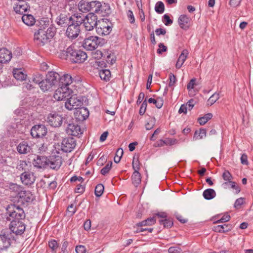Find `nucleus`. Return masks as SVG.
Masks as SVG:
<instances>
[{
  "label": "nucleus",
  "instance_id": "nucleus-1",
  "mask_svg": "<svg viewBox=\"0 0 253 253\" xmlns=\"http://www.w3.org/2000/svg\"><path fill=\"white\" fill-rule=\"evenodd\" d=\"M54 34L55 29L53 27H49L46 30L45 28L40 29L35 33L34 40L37 45L43 46L54 37Z\"/></svg>",
  "mask_w": 253,
  "mask_h": 253
},
{
  "label": "nucleus",
  "instance_id": "nucleus-2",
  "mask_svg": "<svg viewBox=\"0 0 253 253\" xmlns=\"http://www.w3.org/2000/svg\"><path fill=\"white\" fill-rule=\"evenodd\" d=\"M59 74L55 72H49L46 75V78L42 80L40 87L43 92L49 91L57 82Z\"/></svg>",
  "mask_w": 253,
  "mask_h": 253
},
{
  "label": "nucleus",
  "instance_id": "nucleus-3",
  "mask_svg": "<svg viewBox=\"0 0 253 253\" xmlns=\"http://www.w3.org/2000/svg\"><path fill=\"white\" fill-rule=\"evenodd\" d=\"M69 21V26L67 29L66 33L69 38L73 40L76 39L79 34L78 17L75 15L72 16Z\"/></svg>",
  "mask_w": 253,
  "mask_h": 253
},
{
  "label": "nucleus",
  "instance_id": "nucleus-4",
  "mask_svg": "<svg viewBox=\"0 0 253 253\" xmlns=\"http://www.w3.org/2000/svg\"><path fill=\"white\" fill-rule=\"evenodd\" d=\"M103 44V39L97 36H90L84 39L82 46L86 50H93Z\"/></svg>",
  "mask_w": 253,
  "mask_h": 253
},
{
  "label": "nucleus",
  "instance_id": "nucleus-5",
  "mask_svg": "<svg viewBox=\"0 0 253 253\" xmlns=\"http://www.w3.org/2000/svg\"><path fill=\"white\" fill-rule=\"evenodd\" d=\"M82 21L80 26H82L86 31L93 30L98 23L97 16L92 12L87 14Z\"/></svg>",
  "mask_w": 253,
  "mask_h": 253
},
{
  "label": "nucleus",
  "instance_id": "nucleus-6",
  "mask_svg": "<svg viewBox=\"0 0 253 253\" xmlns=\"http://www.w3.org/2000/svg\"><path fill=\"white\" fill-rule=\"evenodd\" d=\"M112 24L106 18H103L98 20V23L96 27V31L98 34L100 35H107L112 31Z\"/></svg>",
  "mask_w": 253,
  "mask_h": 253
},
{
  "label": "nucleus",
  "instance_id": "nucleus-7",
  "mask_svg": "<svg viewBox=\"0 0 253 253\" xmlns=\"http://www.w3.org/2000/svg\"><path fill=\"white\" fill-rule=\"evenodd\" d=\"M72 92L71 89L66 86H60L55 91L53 95V98L57 101L64 100L69 97Z\"/></svg>",
  "mask_w": 253,
  "mask_h": 253
},
{
  "label": "nucleus",
  "instance_id": "nucleus-8",
  "mask_svg": "<svg viewBox=\"0 0 253 253\" xmlns=\"http://www.w3.org/2000/svg\"><path fill=\"white\" fill-rule=\"evenodd\" d=\"M62 164V157L59 155H51L47 157V168L58 170Z\"/></svg>",
  "mask_w": 253,
  "mask_h": 253
},
{
  "label": "nucleus",
  "instance_id": "nucleus-9",
  "mask_svg": "<svg viewBox=\"0 0 253 253\" xmlns=\"http://www.w3.org/2000/svg\"><path fill=\"white\" fill-rule=\"evenodd\" d=\"M67 57L73 63H77L79 60V46L76 44H72L66 51Z\"/></svg>",
  "mask_w": 253,
  "mask_h": 253
},
{
  "label": "nucleus",
  "instance_id": "nucleus-10",
  "mask_svg": "<svg viewBox=\"0 0 253 253\" xmlns=\"http://www.w3.org/2000/svg\"><path fill=\"white\" fill-rule=\"evenodd\" d=\"M9 229L16 235H21L25 230V226L20 220H12L9 225Z\"/></svg>",
  "mask_w": 253,
  "mask_h": 253
},
{
  "label": "nucleus",
  "instance_id": "nucleus-11",
  "mask_svg": "<svg viewBox=\"0 0 253 253\" xmlns=\"http://www.w3.org/2000/svg\"><path fill=\"white\" fill-rule=\"evenodd\" d=\"M12 210L9 211V215L13 219L12 220H20L25 218V213L22 208L15 205L12 206Z\"/></svg>",
  "mask_w": 253,
  "mask_h": 253
},
{
  "label": "nucleus",
  "instance_id": "nucleus-12",
  "mask_svg": "<svg viewBox=\"0 0 253 253\" xmlns=\"http://www.w3.org/2000/svg\"><path fill=\"white\" fill-rule=\"evenodd\" d=\"M65 107L69 110H75L78 112L79 108V98L77 94L72 95L67 101L65 102Z\"/></svg>",
  "mask_w": 253,
  "mask_h": 253
},
{
  "label": "nucleus",
  "instance_id": "nucleus-13",
  "mask_svg": "<svg viewBox=\"0 0 253 253\" xmlns=\"http://www.w3.org/2000/svg\"><path fill=\"white\" fill-rule=\"evenodd\" d=\"M47 133V129L44 125H36L31 130V135L35 138L44 136Z\"/></svg>",
  "mask_w": 253,
  "mask_h": 253
},
{
  "label": "nucleus",
  "instance_id": "nucleus-14",
  "mask_svg": "<svg viewBox=\"0 0 253 253\" xmlns=\"http://www.w3.org/2000/svg\"><path fill=\"white\" fill-rule=\"evenodd\" d=\"M49 125L54 127L60 126L63 122V117L57 113H51L48 115L47 119Z\"/></svg>",
  "mask_w": 253,
  "mask_h": 253
},
{
  "label": "nucleus",
  "instance_id": "nucleus-15",
  "mask_svg": "<svg viewBox=\"0 0 253 253\" xmlns=\"http://www.w3.org/2000/svg\"><path fill=\"white\" fill-rule=\"evenodd\" d=\"M76 145V141L73 138H66L62 142L61 150L65 152H70Z\"/></svg>",
  "mask_w": 253,
  "mask_h": 253
},
{
  "label": "nucleus",
  "instance_id": "nucleus-16",
  "mask_svg": "<svg viewBox=\"0 0 253 253\" xmlns=\"http://www.w3.org/2000/svg\"><path fill=\"white\" fill-rule=\"evenodd\" d=\"M11 237V234L8 232L0 234V250L6 249L10 246Z\"/></svg>",
  "mask_w": 253,
  "mask_h": 253
},
{
  "label": "nucleus",
  "instance_id": "nucleus-17",
  "mask_svg": "<svg viewBox=\"0 0 253 253\" xmlns=\"http://www.w3.org/2000/svg\"><path fill=\"white\" fill-rule=\"evenodd\" d=\"M14 10L16 13L23 14L29 9V6L24 0L19 1L16 3L14 7Z\"/></svg>",
  "mask_w": 253,
  "mask_h": 253
},
{
  "label": "nucleus",
  "instance_id": "nucleus-18",
  "mask_svg": "<svg viewBox=\"0 0 253 253\" xmlns=\"http://www.w3.org/2000/svg\"><path fill=\"white\" fill-rule=\"evenodd\" d=\"M191 19L185 14L180 15L178 19V23L180 27L187 30L190 26Z\"/></svg>",
  "mask_w": 253,
  "mask_h": 253
},
{
  "label": "nucleus",
  "instance_id": "nucleus-19",
  "mask_svg": "<svg viewBox=\"0 0 253 253\" xmlns=\"http://www.w3.org/2000/svg\"><path fill=\"white\" fill-rule=\"evenodd\" d=\"M94 12L100 14L101 16H108L111 11L109 4L104 3L103 4H101L100 3V6H99L97 9H95Z\"/></svg>",
  "mask_w": 253,
  "mask_h": 253
},
{
  "label": "nucleus",
  "instance_id": "nucleus-20",
  "mask_svg": "<svg viewBox=\"0 0 253 253\" xmlns=\"http://www.w3.org/2000/svg\"><path fill=\"white\" fill-rule=\"evenodd\" d=\"M12 58L11 52L5 48L0 49V63L8 62Z\"/></svg>",
  "mask_w": 253,
  "mask_h": 253
},
{
  "label": "nucleus",
  "instance_id": "nucleus-21",
  "mask_svg": "<svg viewBox=\"0 0 253 253\" xmlns=\"http://www.w3.org/2000/svg\"><path fill=\"white\" fill-rule=\"evenodd\" d=\"M47 157L37 156L34 160V165L38 168H47Z\"/></svg>",
  "mask_w": 253,
  "mask_h": 253
},
{
  "label": "nucleus",
  "instance_id": "nucleus-22",
  "mask_svg": "<svg viewBox=\"0 0 253 253\" xmlns=\"http://www.w3.org/2000/svg\"><path fill=\"white\" fill-rule=\"evenodd\" d=\"M67 133L69 135L78 136L79 134V126L78 122L69 124L66 129Z\"/></svg>",
  "mask_w": 253,
  "mask_h": 253
},
{
  "label": "nucleus",
  "instance_id": "nucleus-23",
  "mask_svg": "<svg viewBox=\"0 0 253 253\" xmlns=\"http://www.w3.org/2000/svg\"><path fill=\"white\" fill-rule=\"evenodd\" d=\"M18 197H19V198H20L22 200L26 202L32 201L34 199L33 194L31 191L29 190H23V189L19 193Z\"/></svg>",
  "mask_w": 253,
  "mask_h": 253
},
{
  "label": "nucleus",
  "instance_id": "nucleus-24",
  "mask_svg": "<svg viewBox=\"0 0 253 253\" xmlns=\"http://www.w3.org/2000/svg\"><path fill=\"white\" fill-rule=\"evenodd\" d=\"M21 180L24 184L27 185L33 183L35 178L32 174L25 172L21 175Z\"/></svg>",
  "mask_w": 253,
  "mask_h": 253
},
{
  "label": "nucleus",
  "instance_id": "nucleus-25",
  "mask_svg": "<svg viewBox=\"0 0 253 253\" xmlns=\"http://www.w3.org/2000/svg\"><path fill=\"white\" fill-rule=\"evenodd\" d=\"M233 228L232 225L229 224H224L218 225L213 227V230L219 233H225L231 231Z\"/></svg>",
  "mask_w": 253,
  "mask_h": 253
},
{
  "label": "nucleus",
  "instance_id": "nucleus-26",
  "mask_svg": "<svg viewBox=\"0 0 253 253\" xmlns=\"http://www.w3.org/2000/svg\"><path fill=\"white\" fill-rule=\"evenodd\" d=\"M14 78L18 81H23L26 80L27 75L21 69H14L13 70Z\"/></svg>",
  "mask_w": 253,
  "mask_h": 253
},
{
  "label": "nucleus",
  "instance_id": "nucleus-27",
  "mask_svg": "<svg viewBox=\"0 0 253 253\" xmlns=\"http://www.w3.org/2000/svg\"><path fill=\"white\" fill-rule=\"evenodd\" d=\"M188 55V51L187 49H184L182 51L178 58L175 65V67L176 69H180L182 67V65L185 61Z\"/></svg>",
  "mask_w": 253,
  "mask_h": 253
},
{
  "label": "nucleus",
  "instance_id": "nucleus-28",
  "mask_svg": "<svg viewBox=\"0 0 253 253\" xmlns=\"http://www.w3.org/2000/svg\"><path fill=\"white\" fill-rule=\"evenodd\" d=\"M58 79L60 86H66L69 87V85L72 84L73 82L72 77L69 74H65L61 77H59Z\"/></svg>",
  "mask_w": 253,
  "mask_h": 253
},
{
  "label": "nucleus",
  "instance_id": "nucleus-29",
  "mask_svg": "<svg viewBox=\"0 0 253 253\" xmlns=\"http://www.w3.org/2000/svg\"><path fill=\"white\" fill-rule=\"evenodd\" d=\"M17 150L20 154H27L30 152L31 147L27 142L23 141L18 144Z\"/></svg>",
  "mask_w": 253,
  "mask_h": 253
},
{
  "label": "nucleus",
  "instance_id": "nucleus-30",
  "mask_svg": "<svg viewBox=\"0 0 253 253\" xmlns=\"http://www.w3.org/2000/svg\"><path fill=\"white\" fill-rule=\"evenodd\" d=\"M156 222V219L155 217H151L147 219L136 223L134 225L135 227H142L143 226H151L154 225Z\"/></svg>",
  "mask_w": 253,
  "mask_h": 253
},
{
  "label": "nucleus",
  "instance_id": "nucleus-31",
  "mask_svg": "<svg viewBox=\"0 0 253 253\" xmlns=\"http://www.w3.org/2000/svg\"><path fill=\"white\" fill-rule=\"evenodd\" d=\"M22 21L27 26H33L35 23V19L31 14H23L22 17Z\"/></svg>",
  "mask_w": 253,
  "mask_h": 253
},
{
  "label": "nucleus",
  "instance_id": "nucleus-32",
  "mask_svg": "<svg viewBox=\"0 0 253 253\" xmlns=\"http://www.w3.org/2000/svg\"><path fill=\"white\" fill-rule=\"evenodd\" d=\"M203 195L205 199L210 200L216 196V192L213 189L209 188L204 190Z\"/></svg>",
  "mask_w": 253,
  "mask_h": 253
},
{
  "label": "nucleus",
  "instance_id": "nucleus-33",
  "mask_svg": "<svg viewBox=\"0 0 253 253\" xmlns=\"http://www.w3.org/2000/svg\"><path fill=\"white\" fill-rule=\"evenodd\" d=\"M132 183L136 187H137L141 181V176L139 171H134L132 173Z\"/></svg>",
  "mask_w": 253,
  "mask_h": 253
},
{
  "label": "nucleus",
  "instance_id": "nucleus-34",
  "mask_svg": "<svg viewBox=\"0 0 253 253\" xmlns=\"http://www.w3.org/2000/svg\"><path fill=\"white\" fill-rule=\"evenodd\" d=\"M99 76L101 80L107 82L110 80L111 77V72L109 70L103 69L101 70L99 73Z\"/></svg>",
  "mask_w": 253,
  "mask_h": 253
},
{
  "label": "nucleus",
  "instance_id": "nucleus-35",
  "mask_svg": "<svg viewBox=\"0 0 253 253\" xmlns=\"http://www.w3.org/2000/svg\"><path fill=\"white\" fill-rule=\"evenodd\" d=\"M222 186L224 188H227L228 187H230L232 189H235L236 190V193L237 194L239 193L241 191L240 187L237 185L236 183L232 181H229V182H224L222 184Z\"/></svg>",
  "mask_w": 253,
  "mask_h": 253
},
{
  "label": "nucleus",
  "instance_id": "nucleus-36",
  "mask_svg": "<svg viewBox=\"0 0 253 253\" xmlns=\"http://www.w3.org/2000/svg\"><path fill=\"white\" fill-rule=\"evenodd\" d=\"M207 130L205 128H201L199 130L195 131L194 133V138L196 139H202L206 137Z\"/></svg>",
  "mask_w": 253,
  "mask_h": 253
},
{
  "label": "nucleus",
  "instance_id": "nucleus-37",
  "mask_svg": "<svg viewBox=\"0 0 253 253\" xmlns=\"http://www.w3.org/2000/svg\"><path fill=\"white\" fill-rule=\"evenodd\" d=\"M49 146L50 145L48 143H43L40 144L38 149L39 153L43 154L49 153Z\"/></svg>",
  "mask_w": 253,
  "mask_h": 253
},
{
  "label": "nucleus",
  "instance_id": "nucleus-38",
  "mask_svg": "<svg viewBox=\"0 0 253 253\" xmlns=\"http://www.w3.org/2000/svg\"><path fill=\"white\" fill-rule=\"evenodd\" d=\"M80 11L83 12H86L90 11L89 2L85 0H80Z\"/></svg>",
  "mask_w": 253,
  "mask_h": 253
},
{
  "label": "nucleus",
  "instance_id": "nucleus-39",
  "mask_svg": "<svg viewBox=\"0 0 253 253\" xmlns=\"http://www.w3.org/2000/svg\"><path fill=\"white\" fill-rule=\"evenodd\" d=\"M212 117L211 113H208L205 114L203 117L198 119V121L201 125H205L208 121L211 120Z\"/></svg>",
  "mask_w": 253,
  "mask_h": 253
},
{
  "label": "nucleus",
  "instance_id": "nucleus-40",
  "mask_svg": "<svg viewBox=\"0 0 253 253\" xmlns=\"http://www.w3.org/2000/svg\"><path fill=\"white\" fill-rule=\"evenodd\" d=\"M80 115L82 116V121L85 120L88 118L89 111L86 107L80 105Z\"/></svg>",
  "mask_w": 253,
  "mask_h": 253
},
{
  "label": "nucleus",
  "instance_id": "nucleus-41",
  "mask_svg": "<svg viewBox=\"0 0 253 253\" xmlns=\"http://www.w3.org/2000/svg\"><path fill=\"white\" fill-rule=\"evenodd\" d=\"M155 10L157 13L162 14L164 12L165 5L163 2H157L155 6Z\"/></svg>",
  "mask_w": 253,
  "mask_h": 253
},
{
  "label": "nucleus",
  "instance_id": "nucleus-42",
  "mask_svg": "<svg viewBox=\"0 0 253 253\" xmlns=\"http://www.w3.org/2000/svg\"><path fill=\"white\" fill-rule=\"evenodd\" d=\"M160 224L163 225L165 228H170L173 225V221L170 219H162L159 220Z\"/></svg>",
  "mask_w": 253,
  "mask_h": 253
},
{
  "label": "nucleus",
  "instance_id": "nucleus-43",
  "mask_svg": "<svg viewBox=\"0 0 253 253\" xmlns=\"http://www.w3.org/2000/svg\"><path fill=\"white\" fill-rule=\"evenodd\" d=\"M104 187L103 184H98L96 185L95 188V195L96 197L101 196L104 191Z\"/></svg>",
  "mask_w": 253,
  "mask_h": 253
},
{
  "label": "nucleus",
  "instance_id": "nucleus-44",
  "mask_svg": "<svg viewBox=\"0 0 253 253\" xmlns=\"http://www.w3.org/2000/svg\"><path fill=\"white\" fill-rule=\"evenodd\" d=\"M9 188L11 191L15 192L16 194H17V196H18L19 193L22 189V187L14 183L10 184Z\"/></svg>",
  "mask_w": 253,
  "mask_h": 253
},
{
  "label": "nucleus",
  "instance_id": "nucleus-45",
  "mask_svg": "<svg viewBox=\"0 0 253 253\" xmlns=\"http://www.w3.org/2000/svg\"><path fill=\"white\" fill-rule=\"evenodd\" d=\"M132 165L134 171H139L140 169V163L139 161L138 157H136L135 156L133 157Z\"/></svg>",
  "mask_w": 253,
  "mask_h": 253
},
{
  "label": "nucleus",
  "instance_id": "nucleus-46",
  "mask_svg": "<svg viewBox=\"0 0 253 253\" xmlns=\"http://www.w3.org/2000/svg\"><path fill=\"white\" fill-rule=\"evenodd\" d=\"M123 150L122 148H119L116 151V155L114 158V161L116 163L120 162L121 159L123 155Z\"/></svg>",
  "mask_w": 253,
  "mask_h": 253
},
{
  "label": "nucleus",
  "instance_id": "nucleus-47",
  "mask_svg": "<svg viewBox=\"0 0 253 253\" xmlns=\"http://www.w3.org/2000/svg\"><path fill=\"white\" fill-rule=\"evenodd\" d=\"M222 177L225 182H229L232 181L233 179V176L231 173L227 170H225L222 173Z\"/></svg>",
  "mask_w": 253,
  "mask_h": 253
},
{
  "label": "nucleus",
  "instance_id": "nucleus-48",
  "mask_svg": "<svg viewBox=\"0 0 253 253\" xmlns=\"http://www.w3.org/2000/svg\"><path fill=\"white\" fill-rule=\"evenodd\" d=\"M219 98V95L218 93H214L208 99V104L210 105L213 104Z\"/></svg>",
  "mask_w": 253,
  "mask_h": 253
},
{
  "label": "nucleus",
  "instance_id": "nucleus-49",
  "mask_svg": "<svg viewBox=\"0 0 253 253\" xmlns=\"http://www.w3.org/2000/svg\"><path fill=\"white\" fill-rule=\"evenodd\" d=\"M112 161L109 162L107 164L101 169L100 173L103 175L108 173L112 168Z\"/></svg>",
  "mask_w": 253,
  "mask_h": 253
},
{
  "label": "nucleus",
  "instance_id": "nucleus-50",
  "mask_svg": "<svg viewBox=\"0 0 253 253\" xmlns=\"http://www.w3.org/2000/svg\"><path fill=\"white\" fill-rule=\"evenodd\" d=\"M42 76L41 74H37L33 76L32 81L34 83L38 84L40 86L42 83Z\"/></svg>",
  "mask_w": 253,
  "mask_h": 253
},
{
  "label": "nucleus",
  "instance_id": "nucleus-51",
  "mask_svg": "<svg viewBox=\"0 0 253 253\" xmlns=\"http://www.w3.org/2000/svg\"><path fill=\"white\" fill-rule=\"evenodd\" d=\"M134 228H136V230L134 231L135 233H138L143 232H147L148 233H151L153 230L152 228H143L142 227H134Z\"/></svg>",
  "mask_w": 253,
  "mask_h": 253
},
{
  "label": "nucleus",
  "instance_id": "nucleus-52",
  "mask_svg": "<svg viewBox=\"0 0 253 253\" xmlns=\"http://www.w3.org/2000/svg\"><path fill=\"white\" fill-rule=\"evenodd\" d=\"M230 218L231 217L228 213H225L222 216V217L220 219L215 221V222H214V223H218L226 222L230 220Z\"/></svg>",
  "mask_w": 253,
  "mask_h": 253
},
{
  "label": "nucleus",
  "instance_id": "nucleus-53",
  "mask_svg": "<svg viewBox=\"0 0 253 253\" xmlns=\"http://www.w3.org/2000/svg\"><path fill=\"white\" fill-rule=\"evenodd\" d=\"M100 6V2L98 1H92L89 2L90 10H93L94 12L95 9H97L98 6Z\"/></svg>",
  "mask_w": 253,
  "mask_h": 253
},
{
  "label": "nucleus",
  "instance_id": "nucleus-54",
  "mask_svg": "<svg viewBox=\"0 0 253 253\" xmlns=\"http://www.w3.org/2000/svg\"><path fill=\"white\" fill-rule=\"evenodd\" d=\"M169 86H173L176 81V79L175 76L172 73H170L169 74Z\"/></svg>",
  "mask_w": 253,
  "mask_h": 253
},
{
  "label": "nucleus",
  "instance_id": "nucleus-55",
  "mask_svg": "<svg viewBox=\"0 0 253 253\" xmlns=\"http://www.w3.org/2000/svg\"><path fill=\"white\" fill-rule=\"evenodd\" d=\"M147 106V99H145L144 101L143 102V103L141 104V106L140 107V110H139V114L140 115H143L145 113L146 108Z\"/></svg>",
  "mask_w": 253,
  "mask_h": 253
},
{
  "label": "nucleus",
  "instance_id": "nucleus-56",
  "mask_svg": "<svg viewBox=\"0 0 253 253\" xmlns=\"http://www.w3.org/2000/svg\"><path fill=\"white\" fill-rule=\"evenodd\" d=\"M155 121L154 119H151L149 122L145 125V127L147 130L152 129L155 126Z\"/></svg>",
  "mask_w": 253,
  "mask_h": 253
},
{
  "label": "nucleus",
  "instance_id": "nucleus-57",
  "mask_svg": "<svg viewBox=\"0 0 253 253\" xmlns=\"http://www.w3.org/2000/svg\"><path fill=\"white\" fill-rule=\"evenodd\" d=\"M27 166V164L25 161H20L17 166V169L19 170H24Z\"/></svg>",
  "mask_w": 253,
  "mask_h": 253
},
{
  "label": "nucleus",
  "instance_id": "nucleus-58",
  "mask_svg": "<svg viewBox=\"0 0 253 253\" xmlns=\"http://www.w3.org/2000/svg\"><path fill=\"white\" fill-rule=\"evenodd\" d=\"M88 104V99L86 97L84 96L80 97V105H81V106L86 107Z\"/></svg>",
  "mask_w": 253,
  "mask_h": 253
},
{
  "label": "nucleus",
  "instance_id": "nucleus-59",
  "mask_svg": "<svg viewBox=\"0 0 253 253\" xmlns=\"http://www.w3.org/2000/svg\"><path fill=\"white\" fill-rule=\"evenodd\" d=\"M181 251V249L178 246L171 247L168 249L169 253H180Z\"/></svg>",
  "mask_w": 253,
  "mask_h": 253
},
{
  "label": "nucleus",
  "instance_id": "nucleus-60",
  "mask_svg": "<svg viewBox=\"0 0 253 253\" xmlns=\"http://www.w3.org/2000/svg\"><path fill=\"white\" fill-rule=\"evenodd\" d=\"M158 46L159 48L157 49V53L158 54H161L163 52L167 50V47L163 43H160Z\"/></svg>",
  "mask_w": 253,
  "mask_h": 253
},
{
  "label": "nucleus",
  "instance_id": "nucleus-61",
  "mask_svg": "<svg viewBox=\"0 0 253 253\" xmlns=\"http://www.w3.org/2000/svg\"><path fill=\"white\" fill-rule=\"evenodd\" d=\"M49 247L52 250H55L58 247V245L56 241L53 240L49 241L48 242Z\"/></svg>",
  "mask_w": 253,
  "mask_h": 253
},
{
  "label": "nucleus",
  "instance_id": "nucleus-62",
  "mask_svg": "<svg viewBox=\"0 0 253 253\" xmlns=\"http://www.w3.org/2000/svg\"><path fill=\"white\" fill-rule=\"evenodd\" d=\"M127 16L129 22L131 24L134 23L135 22V18L133 12L130 10H128L127 12Z\"/></svg>",
  "mask_w": 253,
  "mask_h": 253
},
{
  "label": "nucleus",
  "instance_id": "nucleus-63",
  "mask_svg": "<svg viewBox=\"0 0 253 253\" xmlns=\"http://www.w3.org/2000/svg\"><path fill=\"white\" fill-rule=\"evenodd\" d=\"M196 81V79L195 78H193L190 81L187 85V88L188 90H190L191 89H193L195 84Z\"/></svg>",
  "mask_w": 253,
  "mask_h": 253
},
{
  "label": "nucleus",
  "instance_id": "nucleus-64",
  "mask_svg": "<svg viewBox=\"0 0 253 253\" xmlns=\"http://www.w3.org/2000/svg\"><path fill=\"white\" fill-rule=\"evenodd\" d=\"M163 18L165 20V21L164 22L165 25L168 26L172 23V20L170 19V18L168 15L165 14L163 16Z\"/></svg>",
  "mask_w": 253,
  "mask_h": 253
}]
</instances>
